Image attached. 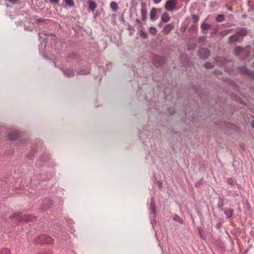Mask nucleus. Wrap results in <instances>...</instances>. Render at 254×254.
Listing matches in <instances>:
<instances>
[{
	"instance_id": "nucleus-1",
	"label": "nucleus",
	"mask_w": 254,
	"mask_h": 254,
	"mask_svg": "<svg viewBox=\"0 0 254 254\" xmlns=\"http://www.w3.org/2000/svg\"><path fill=\"white\" fill-rule=\"evenodd\" d=\"M177 4V0H168L166 2L165 8L167 10L172 11L176 9Z\"/></svg>"
},
{
	"instance_id": "nucleus-2",
	"label": "nucleus",
	"mask_w": 254,
	"mask_h": 254,
	"mask_svg": "<svg viewBox=\"0 0 254 254\" xmlns=\"http://www.w3.org/2000/svg\"><path fill=\"white\" fill-rule=\"evenodd\" d=\"M164 62V58L160 56L155 55L153 57V64L156 66L161 65Z\"/></svg>"
},
{
	"instance_id": "nucleus-3",
	"label": "nucleus",
	"mask_w": 254,
	"mask_h": 254,
	"mask_svg": "<svg viewBox=\"0 0 254 254\" xmlns=\"http://www.w3.org/2000/svg\"><path fill=\"white\" fill-rule=\"evenodd\" d=\"M199 56L201 59H205L210 56V52L206 49H201L198 53Z\"/></svg>"
},
{
	"instance_id": "nucleus-4",
	"label": "nucleus",
	"mask_w": 254,
	"mask_h": 254,
	"mask_svg": "<svg viewBox=\"0 0 254 254\" xmlns=\"http://www.w3.org/2000/svg\"><path fill=\"white\" fill-rule=\"evenodd\" d=\"M174 23H169L164 27L163 29V32L165 34H168L174 28Z\"/></svg>"
},
{
	"instance_id": "nucleus-5",
	"label": "nucleus",
	"mask_w": 254,
	"mask_h": 254,
	"mask_svg": "<svg viewBox=\"0 0 254 254\" xmlns=\"http://www.w3.org/2000/svg\"><path fill=\"white\" fill-rule=\"evenodd\" d=\"M42 240L40 242H38L39 243H47V244H52L54 242V240L50 236H42L41 237Z\"/></svg>"
},
{
	"instance_id": "nucleus-6",
	"label": "nucleus",
	"mask_w": 254,
	"mask_h": 254,
	"mask_svg": "<svg viewBox=\"0 0 254 254\" xmlns=\"http://www.w3.org/2000/svg\"><path fill=\"white\" fill-rule=\"evenodd\" d=\"M18 136V133L17 131H13L11 132L8 134V138L9 140H15L16 139Z\"/></svg>"
},
{
	"instance_id": "nucleus-7",
	"label": "nucleus",
	"mask_w": 254,
	"mask_h": 254,
	"mask_svg": "<svg viewBox=\"0 0 254 254\" xmlns=\"http://www.w3.org/2000/svg\"><path fill=\"white\" fill-rule=\"evenodd\" d=\"M21 219L25 222H30L32 221L34 219V217L31 215H24L21 217Z\"/></svg>"
},
{
	"instance_id": "nucleus-8",
	"label": "nucleus",
	"mask_w": 254,
	"mask_h": 254,
	"mask_svg": "<svg viewBox=\"0 0 254 254\" xmlns=\"http://www.w3.org/2000/svg\"><path fill=\"white\" fill-rule=\"evenodd\" d=\"M169 14L167 12L164 13L161 16V20L164 22H167L170 20Z\"/></svg>"
},
{
	"instance_id": "nucleus-9",
	"label": "nucleus",
	"mask_w": 254,
	"mask_h": 254,
	"mask_svg": "<svg viewBox=\"0 0 254 254\" xmlns=\"http://www.w3.org/2000/svg\"><path fill=\"white\" fill-rule=\"evenodd\" d=\"M157 14V10L155 8H153L150 13V17L151 20H154Z\"/></svg>"
},
{
	"instance_id": "nucleus-10",
	"label": "nucleus",
	"mask_w": 254,
	"mask_h": 254,
	"mask_svg": "<svg viewBox=\"0 0 254 254\" xmlns=\"http://www.w3.org/2000/svg\"><path fill=\"white\" fill-rule=\"evenodd\" d=\"M142 19L143 20H145L147 18V10L145 8H142L141 10Z\"/></svg>"
},
{
	"instance_id": "nucleus-11",
	"label": "nucleus",
	"mask_w": 254,
	"mask_h": 254,
	"mask_svg": "<svg viewBox=\"0 0 254 254\" xmlns=\"http://www.w3.org/2000/svg\"><path fill=\"white\" fill-rule=\"evenodd\" d=\"M238 37L236 35H232L229 38V43L232 44L238 40Z\"/></svg>"
},
{
	"instance_id": "nucleus-12",
	"label": "nucleus",
	"mask_w": 254,
	"mask_h": 254,
	"mask_svg": "<svg viewBox=\"0 0 254 254\" xmlns=\"http://www.w3.org/2000/svg\"><path fill=\"white\" fill-rule=\"evenodd\" d=\"M233 210L231 209H229L225 212V215L229 218H231L233 216Z\"/></svg>"
},
{
	"instance_id": "nucleus-13",
	"label": "nucleus",
	"mask_w": 254,
	"mask_h": 254,
	"mask_svg": "<svg viewBox=\"0 0 254 254\" xmlns=\"http://www.w3.org/2000/svg\"><path fill=\"white\" fill-rule=\"evenodd\" d=\"M64 2L67 6L69 7L73 6L74 4L73 0H64Z\"/></svg>"
},
{
	"instance_id": "nucleus-14",
	"label": "nucleus",
	"mask_w": 254,
	"mask_h": 254,
	"mask_svg": "<svg viewBox=\"0 0 254 254\" xmlns=\"http://www.w3.org/2000/svg\"><path fill=\"white\" fill-rule=\"evenodd\" d=\"M210 25L206 23H203L201 25V28L203 30H208L210 29Z\"/></svg>"
},
{
	"instance_id": "nucleus-15",
	"label": "nucleus",
	"mask_w": 254,
	"mask_h": 254,
	"mask_svg": "<svg viewBox=\"0 0 254 254\" xmlns=\"http://www.w3.org/2000/svg\"><path fill=\"white\" fill-rule=\"evenodd\" d=\"M96 7V5L94 1H90L89 8L93 11Z\"/></svg>"
},
{
	"instance_id": "nucleus-16",
	"label": "nucleus",
	"mask_w": 254,
	"mask_h": 254,
	"mask_svg": "<svg viewBox=\"0 0 254 254\" xmlns=\"http://www.w3.org/2000/svg\"><path fill=\"white\" fill-rule=\"evenodd\" d=\"M247 33V30L244 28H242L238 31V34L240 36H245L246 35Z\"/></svg>"
},
{
	"instance_id": "nucleus-17",
	"label": "nucleus",
	"mask_w": 254,
	"mask_h": 254,
	"mask_svg": "<svg viewBox=\"0 0 254 254\" xmlns=\"http://www.w3.org/2000/svg\"><path fill=\"white\" fill-rule=\"evenodd\" d=\"M225 17L224 15L219 14L216 17V21L218 22H222L224 20Z\"/></svg>"
},
{
	"instance_id": "nucleus-18",
	"label": "nucleus",
	"mask_w": 254,
	"mask_h": 254,
	"mask_svg": "<svg viewBox=\"0 0 254 254\" xmlns=\"http://www.w3.org/2000/svg\"><path fill=\"white\" fill-rule=\"evenodd\" d=\"M243 51V49L240 47H237L235 48L234 53L235 55H238Z\"/></svg>"
},
{
	"instance_id": "nucleus-19",
	"label": "nucleus",
	"mask_w": 254,
	"mask_h": 254,
	"mask_svg": "<svg viewBox=\"0 0 254 254\" xmlns=\"http://www.w3.org/2000/svg\"><path fill=\"white\" fill-rule=\"evenodd\" d=\"M0 254H10L9 249L5 248L0 251Z\"/></svg>"
},
{
	"instance_id": "nucleus-20",
	"label": "nucleus",
	"mask_w": 254,
	"mask_h": 254,
	"mask_svg": "<svg viewBox=\"0 0 254 254\" xmlns=\"http://www.w3.org/2000/svg\"><path fill=\"white\" fill-rule=\"evenodd\" d=\"M173 219H174V220L179 222L180 223H183L182 219L178 215H175L174 216Z\"/></svg>"
},
{
	"instance_id": "nucleus-21",
	"label": "nucleus",
	"mask_w": 254,
	"mask_h": 254,
	"mask_svg": "<svg viewBox=\"0 0 254 254\" xmlns=\"http://www.w3.org/2000/svg\"><path fill=\"white\" fill-rule=\"evenodd\" d=\"M111 7L112 8V9H113V10H117V8H118V4L117 3L115 2V1H113L111 3Z\"/></svg>"
},
{
	"instance_id": "nucleus-22",
	"label": "nucleus",
	"mask_w": 254,
	"mask_h": 254,
	"mask_svg": "<svg viewBox=\"0 0 254 254\" xmlns=\"http://www.w3.org/2000/svg\"><path fill=\"white\" fill-rule=\"evenodd\" d=\"M150 33L153 35H155L157 33V29L154 27H150L149 29Z\"/></svg>"
},
{
	"instance_id": "nucleus-23",
	"label": "nucleus",
	"mask_w": 254,
	"mask_h": 254,
	"mask_svg": "<svg viewBox=\"0 0 254 254\" xmlns=\"http://www.w3.org/2000/svg\"><path fill=\"white\" fill-rule=\"evenodd\" d=\"M46 2H50L53 4H58L60 0H45Z\"/></svg>"
},
{
	"instance_id": "nucleus-24",
	"label": "nucleus",
	"mask_w": 254,
	"mask_h": 254,
	"mask_svg": "<svg viewBox=\"0 0 254 254\" xmlns=\"http://www.w3.org/2000/svg\"><path fill=\"white\" fill-rule=\"evenodd\" d=\"M65 74L68 77H72L73 76V72L71 70H67L65 71Z\"/></svg>"
},
{
	"instance_id": "nucleus-25",
	"label": "nucleus",
	"mask_w": 254,
	"mask_h": 254,
	"mask_svg": "<svg viewBox=\"0 0 254 254\" xmlns=\"http://www.w3.org/2000/svg\"><path fill=\"white\" fill-rule=\"evenodd\" d=\"M204 65L206 68H210L213 67V65L210 63H206L204 64Z\"/></svg>"
},
{
	"instance_id": "nucleus-26",
	"label": "nucleus",
	"mask_w": 254,
	"mask_h": 254,
	"mask_svg": "<svg viewBox=\"0 0 254 254\" xmlns=\"http://www.w3.org/2000/svg\"><path fill=\"white\" fill-rule=\"evenodd\" d=\"M196 48L195 44H192L191 45H189L188 47V50H192Z\"/></svg>"
},
{
	"instance_id": "nucleus-27",
	"label": "nucleus",
	"mask_w": 254,
	"mask_h": 254,
	"mask_svg": "<svg viewBox=\"0 0 254 254\" xmlns=\"http://www.w3.org/2000/svg\"><path fill=\"white\" fill-rule=\"evenodd\" d=\"M140 37L145 39L147 37V34L145 32L141 31L140 32Z\"/></svg>"
},
{
	"instance_id": "nucleus-28",
	"label": "nucleus",
	"mask_w": 254,
	"mask_h": 254,
	"mask_svg": "<svg viewBox=\"0 0 254 254\" xmlns=\"http://www.w3.org/2000/svg\"><path fill=\"white\" fill-rule=\"evenodd\" d=\"M192 19L193 20L194 22H197L199 20V17L197 15H193L192 16Z\"/></svg>"
},
{
	"instance_id": "nucleus-29",
	"label": "nucleus",
	"mask_w": 254,
	"mask_h": 254,
	"mask_svg": "<svg viewBox=\"0 0 254 254\" xmlns=\"http://www.w3.org/2000/svg\"><path fill=\"white\" fill-rule=\"evenodd\" d=\"M223 200L222 199H221V198L219 199V202L218 204V206L219 207L221 208L223 206Z\"/></svg>"
},
{
	"instance_id": "nucleus-30",
	"label": "nucleus",
	"mask_w": 254,
	"mask_h": 254,
	"mask_svg": "<svg viewBox=\"0 0 254 254\" xmlns=\"http://www.w3.org/2000/svg\"><path fill=\"white\" fill-rule=\"evenodd\" d=\"M7 1H8L9 2L15 4L19 2V0H6Z\"/></svg>"
},
{
	"instance_id": "nucleus-31",
	"label": "nucleus",
	"mask_w": 254,
	"mask_h": 254,
	"mask_svg": "<svg viewBox=\"0 0 254 254\" xmlns=\"http://www.w3.org/2000/svg\"><path fill=\"white\" fill-rule=\"evenodd\" d=\"M18 216H19V214L17 212H14L11 215L10 217L15 218V217H18Z\"/></svg>"
},
{
	"instance_id": "nucleus-32",
	"label": "nucleus",
	"mask_w": 254,
	"mask_h": 254,
	"mask_svg": "<svg viewBox=\"0 0 254 254\" xmlns=\"http://www.w3.org/2000/svg\"><path fill=\"white\" fill-rule=\"evenodd\" d=\"M162 0H153V1L155 3H158L161 1Z\"/></svg>"
},
{
	"instance_id": "nucleus-33",
	"label": "nucleus",
	"mask_w": 254,
	"mask_h": 254,
	"mask_svg": "<svg viewBox=\"0 0 254 254\" xmlns=\"http://www.w3.org/2000/svg\"><path fill=\"white\" fill-rule=\"evenodd\" d=\"M87 73V72H86L85 70L81 71L80 72V74H86Z\"/></svg>"
},
{
	"instance_id": "nucleus-34",
	"label": "nucleus",
	"mask_w": 254,
	"mask_h": 254,
	"mask_svg": "<svg viewBox=\"0 0 254 254\" xmlns=\"http://www.w3.org/2000/svg\"><path fill=\"white\" fill-rule=\"evenodd\" d=\"M136 22L137 23L139 24H140V26H141V22H140V20H139V19H136Z\"/></svg>"
},
{
	"instance_id": "nucleus-35",
	"label": "nucleus",
	"mask_w": 254,
	"mask_h": 254,
	"mask_svg": "<svg viewBox=\"0 0 254 254\" xmlns=\"http://www.w3.org/2000/svg\"><path fill=\"white\" fill-rule=\"evenodd\" d=\"M205 40L204 37H201L199 38V41H204Z\"/></svg>"
},
{
	"instance_id": "nucleus-36",
	"label": "nucleus",
	"mask_w": 254,
	"mask_h": 254,
	"mask_svg": "<svg viewBox=\"0 0 254 254\" xmlns=\"http://www.w3.org/2000/svg\"><path fill=\"white\" fill-rule=\"evenodd\" d=\"M251 125H252V126L254 127V121H253Z\"/></svg>"
},
{
	"instance_id": "nucleus-37",
	"label": "nucleus",
	"mask_w": 254,
	"mask_h": 254,
	"mask_svg": "<svg viewBox=\"0 0 254 254\" xmlns=\"http://www.w3.org/2000/svg\"><path fill=\"white\" fill-rule=\"evenodd\" d=\"M230 31H231V29L230 30H228L227 31V33L226 34H228L230 32Z\"/></svg>"
}]
</instances>
